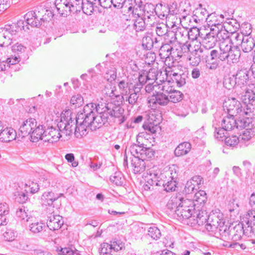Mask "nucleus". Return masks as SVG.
Here are the masks:
<instances>
[{"mask_svg":"<svg viewBox=\"0 0 255 255\" xmlns=\"http://www.w3.org/2000/svg\"><path fill=\"white\" fill-rule=\"evenodd\" d=\"M244 91H245V93H237L238 95H241L242 99L244 101V103L246 104L248 102L250 104H252V102H254L255 100V94L254 92H251L250 90H247V89H242Z\"/></svg>","mask_w":255,"mask_h":255,"instance_id":"nucleus-41","label":"nucleus"},{"mask_svg":"<svg viewBox=\"0 0 255 255\" xmlns=\"http://www.w3.org/2000/svg\"><path fill=\"white\" fill-rule=\"evenodd\" d=\"M25 185L26 186V189L25 191H26V192L29 191L32 194L37 192L40 188L38 183L34 182H29L28 185L26 184Z\"/></svg>","mask_w":255,"mask_h":255,"instance_id":"nucleus-63","label":"nucleus"},{"mask_svg":"<svg viewBox=\"0 0 255 255\" xmlns=\"http://www.w3.org/2000/svg\"><path fill=\"white\" fill-rule=\"evenodd\" d=\"M51 11L42 8L41 11H30L24 15V19L28 25L32 27H39L44 21H48L52 17Z\"/></svg>","mask_w":255,"mask_h":255,"instance_id":"nucleus-2","label":"nucleus"},{"mask_svg":"<svg viewBox=\"0 0 255 255\" xmlns=\"http://www.w3.org/2000/svg\"><path fill=\"white\" fill-rule=\"evenodd\" d=\"M29 230L34 234L41 233L45 231L47 226L42 222H36L31 223L29 225Z\"/></svg>","mask_w":255,"mask_h":255,"instance_id":"nucleus-39","label":"nucleus"},{"mask_svg":"<svg viewBox=\"0 0 255 255\" xmlns=\"http://www.w3.org/2000/svg\"><path fill=\"white\" fill-rule=\"evenodd\" d=\"M156 33L159 37L164 36L169 31L167 25L163 23L158 24L155 29Z\"/></svg>","mask_w":255,"mask_h":255,"instance_id":"nucleus-56","label":"nucleus"},{"mask_svg":"<svg viewBox=\"0 0 255 255\" xmlns=\"http://www.w3.org/2000/svg\"><path fill=\"white\" fill-rule=\"evenodd\" d=\"M246 28H248L246 31V35H245L244 39L241 43L242 49L244 52L247 53L251 51L254 48L255 49V41L253 38L249 36L252 32L251 25L249 23L245 24Z\"/></svg>","mask_w":255,"mask_h":255,"instance_id":"nucleus-15","label":"nucleus"},{"mask_svg":"<svg viewBox=\"0 0 255 255\" xmlns=\"http://www.w3.org/2000/svg\"><path fill=\"white\" fill-rule=\"evenodd\" d=\"M190 43L188 42L184 44L179 42L176 46H175L174 50L172 52L171 57L180 59L183 56V54L189 52V50H190Z\"/></svg>","mask_w":255,"mask_h":255,"instance_id":"nucleus-24","label":"nucleus"},{"mask_svg":"<svg viewBox=\"0 0 255 255\" xmlns=\"http://www.w3.org/2000/svg\"><path fill=\"white\" fill-rule=\"evenodd\" d=\"M159 82L162 83L158 84V89L168 94H170V93L172 92L173 90L172 87L169 86L168 81H164V78H163L162 79H160Z\"/></svg>","mask_w":255,"mask_h":255,"instance_id":"nucleus-51","label":"nucleus"},{"mask_svg":"<svg viewBox=\"0 0 255 255\" xmlns=\"http://www.w3.org/2000/svg\"><path fill=\"white\" fill-rule=\"evenodd\" d=\"M112 182L118 186L122 185L124 183V178L122 174L120 172H116L110 176Z\"/></svg>","mask_w":255,"mask_h":255,"instance_id":"nucleus-52","label":"nucleus"},{"mask_svg":"<svg viewBox=\"0 0 255 255\" xmlns=\"http://www.w3.org/2000/svg\"><path fill=\"white\" fill-rule=\"evenodd\" d=\"M236 119L234 118V116L229 115L225 117L222 122V127L226 131H230L236 128Z\"/></svg>","mask_w":255,"mask_h":255,"instance_id":"nucleus-32","label":"nucleus"},{"mask_svg":"<svg viewBox=\"0 0 255 255\" xmlns=\"http://www.w3.org/2000/svg\"><path fill=\"white\" fill-rule=\"evenodd\" d=\"M216 53L214 49L208 50L205 56V63L207 68L211 70L216 69L219 66Z\"/></svg>","mask_w":255,"mask_h":255,"instance_id":"nucleus-21","label":"nucleus"},{"mask_svg":"<svg viewBox=\"0 0 255 255\" xmlns=\"http://www.w3.org/2000/svg\"><path fill=\"white\" fill-rule=\"evenodd\" d=\"M195 203L192 200L181 197V200L178 204V209L175 210V213L178 217V220L187 219L192 217H195L193 213L195 210Z\"/></svg>","mask_w":255,"mask_h":255,"instance_id":"nucleus-4","label":"nucleus"},{"mask_svg":"<svg viewBox=\"0 0 255 255\" xmlns=\"http://www.w3.org/2000/svg\"><path fill=\"white\" fill-rule=\"evenodd\" d=\"M224 18L223 14L217 15L216 13H212L208 15L206 21L211 27L214 26L216 29H219V27H222L221 24L224 21Z\"/></svg>","mask_w":255,"mask_h":255,"instance_id":"nucleus-25","label":"nucleus"},{"mask_svg":"<svg viewBox=\"0 0 255 255\" xmlns=\"http://www.w3.org/2000/svg\"><path fill=\"white\" fill-rule=\"evenodd\" d=\"M96 119V115L92 110L89 113L86 114L84 120V123H85L88 128H90L91 131L96 130V125H95L94 121Z\"/></svg>","mask_w":255,"mask_h":255,"instance_id":"nucleus-37","label":"nucleus"},{"mask_svg":"<svg viewBox=\"0 0 255 255\" xmlns=\"http://www.w3.org/2000/svg\"><path fill=\"white\" fill-rule=\"evenodd\" d=\"M129 151L133 158L150 159L154 156V151L150 148H146L138 144H133Z\"/></svg>","mask_w":255,"mask_h":255,"instance_id":"nucleus-9","label":"nucleus"},{"mask_svg":"<svg viewBox=\"0 0 255 255\" xmlns=\"http://www.w3.org/2000/svg\"><path fill=\"white\" fill-rule=\"evenodd\" d=\"M16 216L21 220L26 222L31 221V217H28V213L26 212V208L24 206L19 208L16 212Z\"/></svg>","mask_w":255,"mask_h":255,"instance_id":"nucleus-50","label":"nucleus"},{"mask_svg":"<svg viewBox=\"0 0 255 255\" xmlns=\"http://www.w3.org/2000/svg\"><path fill=\"white\" fill-rule=\"evenodd\" d=\"M228 46L226 47V40L222 42L220 44L219 51L214 49L215 52L216 53L217 59L218 61V64L220 61L226 60V54L228 49Z\"/></svg>","mask_w":255,"mask_h":255,"instance_id":"nucleus-34","label":"nucleus"},{"mask_svg":"<svg viewBox=\"0 0 255 255\" xmlns=\"http://www.w3.org/2000/svg\"><path fill=\"white\" fill-rule=\"evenodd\" d=\"M155 8L154 5L151 3H146L144 5L143 8V12L144 16H146L147 18H150L151 16H154L155 12Z\"/></svg>","mask_w":255,"mask_h":255,"instance_id":"nucleus-54","label":"nucleus"},{"mask_svg":"<svg viewBox=\"0 0 255 255\" xmlns=\"http://www.w3.org/2000/svg\"><path fill=\"white\" fill-rule=\"evenodd\" d=\"M58 126L62 129L61 133L66 135H70L73 130L75 132V114L69 110L65 111L61 115V121Z\"/></svg>","mask_w":255,"mask_h":255,"instance_id":"nucleus-5","label":"nucleus"},{"mask_svg":"<svg viewBox=\"0 0 255 255\" xmlns=\"http://www.w3.org/2000/svg\"><path fill=\"white\" fill-rule=\"evenodd\" d=\"M224 223L216 216H209L205 228L209 232H215L218 230L222 240H228L229 237V231L227 226H221Z\"/></svg>","mask_w":255,"mask_h":255,"instance_id":"nucleus-3","label":"nucleus"},{"mask_svg":"<svg viewBox=\"0 0 255 255\" xmlns=\"http://www.w3.org/2000/svg\"><path fill=\"white\" fill-rule=\"evenodd\" d=\"M148 159L133 158L131 160V164L133 167V172L135 174L140 173L145 169V160Z\"/></svg>","mask_w":255,"mask_h":255,"instance_id":"nucleus-28","label":"nucleus"},{"mask_svg":"<svg viewBox=\"0 0 255 255\" xmlns=\"http://www.w3.org/2000/svg\"><path fill=\"white\" fill-rule=\"evenodd\" d=\"M90 128H88L85 123L76 124L75 134H77L79 133L80 135H85L87 133L86 131L88 130L87 132H88Z\"/></svg>","mask_w":255,"mask_h":255,"instance_id":"nucleus-59","label":"nucleus"},{"mask_svg":"<svg viewBox=\"0 0 255 255\" xmlns=\"http://www.w3.org/2000/svg\"><path fill=\"white\" fill-rule=\"evenodd\" d=\"M207 197L206 192L203 190H199L196 192L193 197V202H196L200 205L204 204L207 201Z\"/></svg>","mask_w":255,"mask_h":255,"instance_id":"nucleus-45","label":"nucleus"},{"mask_svg":"<svg viewBox=\"0 0 255 255\" xmlns=\"http://www.w3.org/2000/svg\"><path fill=\"white\" fill-rule=\"evenodd\" d=\"M174 47L175 46H172L171 44H169V43L164 41L162 43V44L159 49L160 52V55H161L162 53H166L165 56H166V58L171 57L172 52H173Z\"/></svg>","mask_w":255,"mask_h":255,"instance_id":"nucleus-42","label":"nucleus"},{"mask_svg":"<svg viewBox=\"0 0 255 255\" xmlns=\"http://www.w3.org/2000/svg\"><path fill=\"white\" fill-rule=\"evenodd\" d=\"M220 29L210 28V31L201 33L202 47L206 50L212 49L216 44Z\"/></svg>","mask_w":255,"mask_h":255,"instance_id":"nucleus-8","label":"nucleus"},{"mask_svg":"<svg viewBox=\"0 0 255 255\" xmlns=\"http://www.w3.org/2000/svg\"><path fill=\"white\" fill-rule=\"evenodd\" d=\"M193 12L194 16L196 17V18L195 19V21H197V19L199 21H203L205 20L207 21L208 15H210L208 14L206 9L203 8L201 7L196 8Z\"/></svg>","mask_w":255,"mask_h":255,"instance_id":"nucleus-44","label":"nucleus"},{"mask_svg":"<svg viewBox=\"0 0 255 255\" xmlns=\"http://www.w3.org/2000/svg\"><path fill=\"white\" fill-rule=\"evenodd\" d=\"M55 5L61 16L66 17L72 12L70 2L67 0H56Z\"/></svg>","mask_w":255,"mask_h":255,"instance_id":"nucleus-19","label":"nucleus"},{"mask_svg":"<svg viewBox=\"0 0 255 255\" xmlns=\"http://www.w3.org/2000/svg\"><path fill=\"white\" fill-rule=\"evenodd\" d=\"M70 7L72 12H80L82 8L83 0H70Z\"/></svg>","mask_w":255,"mask_h":255,"instance_id":"nucleus-48","label":"nucleus"},{"mask_svg":"<svg viewBox=\"0 0 255 255\" xmlns=\"http://www.w3.org/2000/svg\"><path fill=\"white\" fill-rule=\"evenodd\" d=\"M230 40H226V47H229L226 54V60L228 62L237 63L241 56V51L237 45L233 46Z\"/></svg>","mask_w":255,"mask_h":255,"instance_id":"nucleus-13","label":"nucleus"},{"mask_svg":"<svg viewBox=\"0 0 255 255\" xmlns=\"http://www.w3.org/2000/svg\"><path fill=\"white\" fill-rule=\"evenodd\" d=\"M58 198V196H57L51 191L45 192L43 193L41 197L42 204L49 206L47 208L46 211L54 210V207L53 206V203L57 200Z\"/></svg>","mask_w":255,"mask_h":255,"instance_id":"nucleus-18","label":"nucleus"},{"mask_svg":"<svg viewBox=\"0 0 255 255\" xmlns=\"http://www.w3.org/2000/svg\"><path fill=\"white\" fill-rule=\"evenodd\" d=\"M114 252L121 250L124 247V244L120 240L115 238L109 244Z\"/></svg>","mask_w":255,"mask_h":255,"instance_id":"nucleus-53","label":"nucleus"},{"mask_svg":"<svg viewBox=\"0 0 255 255\" xmlns=\"http://www.w3.org/2000/svg\"><path fill=\"white\" fill-rule=\"evenodd\" d=\"M114 252L109 244L104 243L101 245L99 249L100 255H113L112 253Z\"/></svg>","mask_w":255,"mask_h":255,"instance_id":"nucleus-57","label":"nucleus"},{"mask_svg":"<svg viewBox=\"0 0 255 255\" xmlns=\"http://www.w3.org/2000/svg\"><path fill=\"white\" fill-rule=\"evenodd\" d=\"M47 214V227L50 230H57L60 229L63 224V220L62 216L55 215L54 210L46 211Z\"/></svg>","mask_w":255,"mask_h":255,"instance_id":"nucleus-12","label":"nucleus"},{"mask_svg":"<svg viewBox=\"0 0 255 255\" xmlns=\"http://www.w3.org/2000/svg\"><path fill=\"white\" fill-rule=\"evenodd\" d=\"M206 32L205 28H198L196 27L191 28L188 32V35L189 39L193 41L197 39L198 37L201 38V33Z\"/></svg>","mask_w":255,"mask_h":255,"instance_id":"nucleus-40","label":"nucleus"},{"mask_svg":"<svg viewBox=\"0 0 255 255\" xmlns=\"http://www.w3.org/2000/svg\"><path fill=\"white\" fill-rule=\"evenodd\" d=\"M191 145L188 142H183L180 143L174 150V154L177 157L181 156L189 152Z\"/></svg>","mask_w":255,"mask_h":255,"instance_id":"nucleus-29","label":"nucleus"},{"mask_svg":"<svg viewBox=\"0 0 255 255\" xmlns=\"http://www.w3.org/2000/svg\"><path fill=\"white\" fill-rule=\"evenodd\" d=\"M224 105L227 107L229 115L237 116L238 114L241 116L248 114V112L243 108L241 103L235 98L228 99V100L225 101Z\"/></svg>","mask_w":255,"mask_h":255,"instance_id":"nucleus-10","label":"nucleus"},{"mask_svg":"<svg viewBox=\"0 0 255 255\" xmlns=\"http://www.w3.org/2000/svg\"><path fill=\"white\" fill-rule=\"evenodd\" d=\"M171 75H172L171 78L172 80L175 82L177 87H181L186 84V80L188 78L187 73H177L174 72L171 74Z\"/></svg>","mask_w":255,"mask_h":255,"instance_id":"nucleus-36","label":"nucleus"},{"mask_svg":"<svg viewBox=\"0 0 255 255\" xmlns=\"http://www.w3.org/2000/svg\"><path fill=\"white\" fill-rule=\"evenodd\" d=\"M162 72L158 71L155 69H150L149 71L146 73V77L148 81H154L156 84H159L160 76H161Z\"/></svg>","mask_w":255,"mask_h":255,"instance_id":"nucleus-43","label":"nucleus"},{"mask_svg":"<svg viewBox=\"0 0 255 255\" xmlns=\"http://www.w3.org/2000/svg\"><path fill=\"white\" fill-rule=\"evenodd\" d=\"M118 87L121 92V96H125L132 92V83L124 80H121L118 84Z\"/></svg>","mask_w":255,"mask_h":255,"instance_id":"nucleus-30","label":"nucleus"},{"mask_svg":"<svg viewBox=\"0 0 255 255\" xmlns=\"http://www.w3.org/2000/svg\"><path fill=\"white\" fill-rule=\"evenodd\" d=\"M228 46L226 47V40L222 42L220 44L219 51L214 49L215 52L216 53L217 59L218 61V64L220 61L226 60V54L228 49Z\"/></svg>","mask_w":255,"mask_h":255,"instance_id":"nucleus-35","label":"nucleus"},{"mask_svg":"<svg viewBox=\"0 0 255 255\" xmlns=\"http://www.w3.org/2000/svg\"><path fill=\"white\" fill-rule=\"evenodd\" d=\"M169 102L168 96L159 92H157L156 94H153L149 100L148 103L151 106L154 107V105L158 104L160 106H164L168 104Z\"/></svg>","mask_w":255,"mask_h":255,"instance_id":"nucleus-17","label":"nucleus"},{"mask_svg":"<svg viewBox=\"0 0 255 255\" xmlns=\"http://www.w3.org/2000/svg\"><path fill=\"white\" fill-rule=\"evenodd\" d=\"M168 96L169 101L174 103L180 102L183 97V94L180 91L175 90H173Z\"/></svg>","mask_w":255,"mask_h":255,"instance_id":"nucleus-49","label":"nucleus"},{"mask_svg":"<svg viewBox=\"0 0 255 255\" xmlns=\"http://www.w3.org/2000/svg\"><path fill=\"white\" fill-rule=\"evenodd\" d=\"M249 72L247 69H242L237 72L235 77L236 82L240 89H242L249 80Z\"/></svg>","mask_w":255,"mask_h":255,"instance_id":"nucleus-26","label":"nucleus"},{"mask_svg":"<svg viewBox=\"0 0 255 255\" xmlns=\"http://www.w3.org/2000/svg\"><path fill=\"white\" fill-rule=\"evenodd\" d=\"M190 55L188 59L190 63L193 66H197L201 62V59L205 60V56L208 50L201 47L200 42L197 44L193 42L190 43Z\"/></svg>","mask_w":255,"mask_h":255,"instance_id":"nucleus-6","label":"nucleus"},{"mask_svg":"<svg viewBox=\"0 0 255 255\" xmlns=\"http://www.w3.org/2000/svg\"><path fill=\"white\" fill-rule=\"evenodd\" d=\"M70 103L75 105V107H79L82 106L84 103L83 98L79 94L74 95L72 97Z\"/></svg>","mask_w":255,"mask_h":255,"instance_id":"nucleus-62","label":"nucleus"},{"mask_svg":"<svg viewBox=\"0 0 255 255\" xmlns=\"http://www.w3.org/2000/svg\"><path fill=\"white\" fill-rule=\"evenodd\" d=\"M38 184L39 185L40 188L44 189L50 186V182L45 175H41L38 179Z\"/></svg>","mask_w":255,"mask_h":255,"instance_id":"nucleus-64","label":"nucleus"},{"mask_svg":"<svg viewBox=\"0 0 255 255\" xmlns=\"http://www.w3.org/2000/svg\"><path fill=\"white\" fill-rule=\"evenodd\" d=\"M116 91L115 87H112L110 84L105 86V88L102 90V93L105 95V99L101 98V100L102 101H99L98 103H97V105H98L99 104H101L102 103H106L107 104L110 103H107L109 98H111L112 99H114V97L116 99L113 103V104H115L117 102H114L116 101V96L118 95H116L115 93Z\"/></svg>","mask_w":255,"mask_h":255,"instance_id":"nucleus-23","label":"nucleus"},{"mask_svg":"<svg viewBox=\"0 0 255 255\" xmlns=\"http://www.w3.org/2000/svg\"><path fill=\"white\" fill-rule=\"evenodd\" d=\"M56 251L58 253L57 255H79V251L76 250L73 246H70L68 247L62 248L61 247H56Z\"/></svg>","mask_w":255,"mask_h":255,"instance_id":"nucleus-33","label":"nucleus"},{"mask_svg":"<svg viewBox=\"0 0 255 255\" xmlns=\"http://www.w3.org/2000/svg\"><path fill=\"white\" fill-rule=\"evenodd\" d=\"M104 77L108 81L110 82L114 81L117 77L116 69L114 67H111L110 70L106 72Z\"/></svg>","mask_w":255,"mask_h":255,"instance_id":"nucleus-60","label":"nucleus"},{"mask_svg":"<svg viewBox=\"0 0 255 255\" xmlns=\"http://www.w3.org/2000/svg\"><path fill=\"white\" fill-rule=\"evenodd\" d=\"M139 94L131 92L129 95L116 96L115 104L113 103H102L97 105V123L98 128L102 125H104L107 121L109 116L115 118H120L124 113V109L120 106L123 102H128L132 107L137 103L139 100Z\"/></svg>","mask_w":255,"mask_h":255,"instance_id":"nucleus-1","label":"nucleus"},{"mask_svg":"<svg viewBox=\"0 0 255 255\" xmlns=\"http://www.w3.org/2000/svg\"><path fill=\"white\" fill-rule=\"evenodd\" d=\"M16 136V131L9 127H4L0 131V141L3 142H8L15 139Z\"/></svg>","mask_w":255,"mask_h":255,"instance_id":"nucleus-22","label":"nucleus"},{"mask_svg":"<svg viewBox=\"0 0 255 255\" xmlns=\"http://www.w3.org/2000/svg\"><path fill=\"white\" fill-rule=\"evenodd\" d=\"M17 32L15 25H6L0 28V47H6L10 45L13 40H15L14 36Z\"/></svg>","mask_w":255,"mask_h":255,"instance_id":"nucleus-7","label":"nucleus"},{"mask_svg":"<svg viewBox=\"0 0 255 255\" xmlns=\"http://www.w3.org/2000/svg\"><path fill=\"white\" fill-rule=\"evenodd\" d=\"M44 130L42 125H36V127L33 129L30 136V140L35 142L38 141L39 139L43 140Z\"/></svg>","mask_w":255,"mask_h":255,"instance_id":"nucleus-31","label":"nucleus"},{"mask_svg":"<svg viewBox=\"0 0 255 255\" xmlns=\"http://www.w3.org/2000/svg\"><path fill=\"white\" fill-rule=\"evenodd\" d=\"M240 137L234 135L231 136H227L225 138V142L226 144L230 146H235L239 142Z\"/></svg>","mask_w":255,"mask_h":255,"instance_id":"nucleus-61","label":"nucleus"},{"mask_svg":"<svg viewBox=\"0 0 255 255\" xmlns=\"http://www.w3.org/2000/svg\"><path fill=\"white\" fill-rule=\"evenodd\" d=\"M128 12L134 15H137L138 17L134 20L133 24H132V29H134L136 32L143 31L145 28V23L142 18L139 17L138 13H136L137 8H134L132 5H130L128 7Z\"/></svg>","mask_w":255,"mask_h":255,"instance_id":"nucleus-20","label":"nucleus"},{"mask_svg":"<svg viewBox=\"0 0 255 255\" xmlns=\"http://www.w3.org/2000/svg\"><path fill=\"white\" fill-rule=\"evenodd\" d=\"M252 123V119L249 118L239 117L238 120H236V128L242 129L245 128H250V125Z\"/></svg>","mask_w":255,"mask_h":255,"instance_id":"nucleus-46","label":"nucleus"},{"mask_svg":"<svg viewBox=\"0 0 255 255\" xmlns=\"http://www.w3.org/2000/svg\"><path fill=\"white\" fill-rule=\"evenodd\" d=\"M148 235L152 239L157 240L161 237L160 230L155 226L150 227L148 229Z\"/></svg>","mask_w":255,"mask_h":255,"instance_id":"nucleus-55","label":"nucleus"},{"mask_svg":"<svg viewBox=\"0 0 255 255\" xmlns=\"http://www.w3.org/2000/svg\"><path fill=\"white\" fill-rule=\"evenodd\" d=\"M159 178H160V181H158L156 183L159 185V186H162L164 188V190L166 192H172L175 190L176 187V181L168 178L166 175L164 174H160L159 175Z\"/></svg>","mask_w":255,"mask_h":255,"instance_id":"nucleus-16","label":"nucleus"},{"mask_svg":"<svg viewBox=\"0 0 255 255\" xmlns=\"http://www.w3.org/2000/svg\"><path fill=\"white\" fill-rule=\"evenodd\" d=\"M61 130L58 126L57 128L48 127L44 131L43 140L52 143L58 141L62 137Z\"/></svg>","mask_w":255,"mask_h":255,"instance_id":"nucleus-11","label":"nucleus"},{"mask_svg":"<svg viewBox=\"0 0 255 255\" xmlns=\"http://www.w3.org/2000/svg\"><path fill=\"white\" fill-rule=\"evenodd\" d=\"M181 200V197L180 196L172 197L167 203V208L171 211L174 210L175 211V210L178 209L177 207Z\"/></svg>","mask_w":255,"mask_h":255,"instance_id":"nucleus-47","label":"nucleus"},{"mask_svg":"<svg viewBox=\"0 0 255 255\" xmlns=\"http://www.w3.org/2000/svg\"><path fill=\"white\" fill-rule=\"evenodd\" d=\"M37 122L34 118L23 120L19 128V135L22 137L30 136L33 129L36 127Z\"/></svg>","mask_w":255,"mask_h":255,"instance_id":"nucleus-14","label":"nucleus"},{"mask_svg":"<svg viewBox=\"0 0 255 255\" xmlns=\"http://www.w3.org/2000/svg\"><path fill=\"white\" fill-rule=\"evenodd\" d=\"M223 84L226 88L230 90L232 88H234L235 92H237V93H238L240 88L239 86H238L235 75H233L232 76L225 77L224 78Z\"/></svg>","mask_w":255,"mask_h":255,"instance_id":"nucleus-38","label":"nucleus"},{"mask_svg":"<svg viewBox=\"0 0 255 255\" xmlns=\"http://www.w3.org/2000/svg\"><path fill=\"white\" fill-rule=\"evenodd\" d=\"M82 9L85 14L91 15L94 10L93 2L90 0H87L86 2L83 3Z\"/></svg>","mask_w":255,"mask_h":255,"instance_id":"nucleus-58","label":"nucleus"},{"mask_svg":"<svg viewBox=\"0 0 255 255\" xmlns=\"http://www.w3.org/2000/svg\"><path fill=\"white\" fill-rule=\"evenodd\" d=\"M180 29H176V31L169 30V31L164 37V41L171 44L172 46H176L179 42L177 40V37L181 33L180 31Z\"/></svg>","mask_w":255,"mask_h":255,"instance_id":"nucleus-27","label":"nucleus"}]
</instances>
